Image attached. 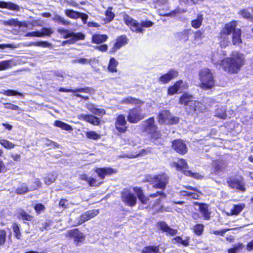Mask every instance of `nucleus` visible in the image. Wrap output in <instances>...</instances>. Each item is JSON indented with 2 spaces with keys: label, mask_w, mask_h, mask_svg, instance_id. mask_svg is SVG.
<instances>
[{
  "label": "nucleus",
  "mask_w": 253,
  "mask_h": 253,
  "mask_svg": "<svg viewBox=\"0 0 253 253\" xmlns=\"http://www.w3.org/2000/svg\"><path fill=\"white\" fill-rule=\"evenodd\" d=\"M217 54H213L211 60L215 65H220L223 70L230 74L237 73L244 64L245 58L243 54L233 51L230 56L221 60L217 59Z\"/></svg>",
  "instance_id": "1"
},
{
  "label": "nucleus",
  "mask_w": 253,
  "mask_h": 253,
  "mask_svg": "<svg viewBox=\"0 0 253 253\" xmlns=\"http://www.w3.org/2000/svg\"><path fill=\"white\" fill-rule=\"evenodd\" d=\"M123 18L125 24L132 32L136 33H143V28H149L153 25L151 21H142L139 23L126 14L124 15Z\"/></svg>",
  "instance_id": "2"
},
{
  "label": "nucleus",
  "mask_w": 253,
  "mask_h": 253,
  "mask_svg": "<svg viewBox=\"0 0 253 253\" xmlns=\"http://www.w3.org/2000/svg\"><path fill=\"white\" fill-rule=\"evenodd\" d=\"M201 82L200 87L204 89H209L215 84L213 72L208 68H203L199 73Z\"/></svg>",
  "instance_id": "3"
},
{
  "label": "nucleus",
  "mask_w": 253,
  "mask_h": 253,
  "mask_svg": "<svg viewBox=\"0 0 253 253\" xmlns=\"http://www.w3.org/2000/svg\"><path fill=\"white\" fill-rule=\"evenodd\" d=\"M236 26L237 22L234 21L226 24L222 29L219 33V42L221 47H225L229 45L230 39L228 36L237 29L236 28Z\"/></svg>",
  "instance_id": "4"
},
{
  "label": "nucleus",
  "mask_w": 253,
  "mask_h": 253,
  "mask_svg": "<svg viewBox=\"0 0 253 253\" xmlns=\"http://www.w3.org/2000/svg\"><path fill=\"white\" fill-rule=\"evenodd\" d=\"M142 126L145 132L149 134L154 139H158L161 137V133L158 130V127L155 124L154 118H150L143 122Z\"/></svg>",
  "instance_id": "5"
},
{
  "label": "nucleus",
  "mask_w": 253,
  "mask_h": 253,
  "mask_svg": "<svg viewBox=\"0 0 253 253\" xmlns=\"http://www.w3.org/2000/svg\"><path fill=\"white\" fill-rule=\"evenodd\" d=\"M145 115L143 114L141 108L137 107L131 109L128 111L127 121L132 124H136L143 119Z\"/></svg>",
  "instance_id": "6"
},
{
  "label": "nucleus",
  "mask_w": 253,
  "mask_h": 253,
  "mask_svg": "<svg viewBox=\"0 0 253 253\" xmlns=\"http://www.w3.org/2000/svg\"><path fill=\"white\" fill-rule=\"evenodd\" d=\"M158 121L161 124H173L177 123L179 119L177 117L171 116L169 111L163 110L160 113L158 116Z\"/></svg>",
  "instance_id": "7"
},
{
  "label": "nucleus",
  "mask_w": 253,
  "mask_h": 253,
  "mask_svg": "<svg viewBox=\"0 0 253 253\" xmlns=\"http://www.w3.org/2000/svg\"><path fill=\"white\" fill-rule=\"evenodd\" d=\"M122 201L129 207H133L136 205L137 197L129 190L124 189L121 192Z\"/></svg>",
  "instance_id": "8"
},
{
  "label": "nucleus",
  "mask_w": 253,
  "mask_h": 253,
  "mask_svg": "<svg viewBox=\"0 0 253 253\" xmlns=\"http://www.w3.org/2000/svg\"><path fill=\"white\" fill-rule=\"evenodd\" d=\"M169 177L165 173H161L156 175L155 184L153 187L155 188H159L164 190L169 183Z\"/></svg>",
  "instance_id": "9"
},
{
  "label": "nucleus",
  "mask_w": 253,
  "mask_h": 253,
  "mask_svg": "<svg viewBox=\"0 0 253 253\" xmlns=\"http://www.w3.org/2000/svg\"><path fill=\"white\" fill-rule=\"evenodd\" d=\"M187 86L186 83L183 82L182 80H179L169 88L168 94L172 95L178 93V91L181 92L182 90L187 88Z\"/></svg>",
  "instance_id": "10"
},
{
  "label": "nucleus",
  "mask_w": 253,
  "mask_h": 253,
  "mask_svg": "<svg viewBox=\"0 0 253 253\" xmlns=\"http://www.w3.org/2000/svg\"><path fill=\"white\" fill-rule=\"evenodd\" d=\"M99 213L98 210L87 211L82 214L78 220L77 223L81 224L97 215Z\"/></svg>",
  "instance_id": "11"
},
{
  "label": "nucleus",
  "mask_w": 253,
  "mask_h": 253,
  "mask_svg": "<svg viewBox=\"0 0 253 253\" xmlns=\"http://www.w3.org/2000/svg\"><path fill=\"white\" fill-rule=\"evenodd\" d=\"M63 38L64 39H67L71 38V39L69 40L65 41L63 42V45L65 44H73L75 43L78 40H84L85 38V36L80 33H70V34H67L66 35L64 36Z\"/></svg>",
  "instance_id": "12"
},
{
  "label": "nucleus",
  "mask_w": 253,
  "mask_h": 253,
  "mask_svg": "<svg viewBox=\"0 0 253 253\" xmlns=\"http://www.w3.org/2000/svg\"><path fill=\"white\" fill-rule=\"evenodd\" d=\"M126 121L125 117L123 115H119L115 123L116 128L121 133H124L127 129L126 126Z\"/></svg>",
  "instance_id": "13"
},
{
  "label": "nucleus",
  "mask_w": 253,
  "mask_h": 253,
  "mask_svg": "<svg viewBox=\"0 0 253 253\" xmlns=\"http://www.w3.org/2000/svg\"><path fill=\"white\" fill-rule=\"evenodd\" d=\"M178 75V72L175 70L171 69L167 74L161 76L159 79L160 82L163 84L169 83L172 79L176 78Z\"/></svg>",
  "instance_id": "14"
},
{
  "label": "nucleus",
  "mask_w": 253,
  "mask_h": 253,
  "mask_svg": "<svg viewBox=\"0 0 253 253\" xmlns=\"http://www.w3.org/2000/svg\"><path fill=\"white\" fill-rule=\"evenodd\" d=\"M172 147L177 153L184 154L187 152V147L181 140H175L172 142Z\"/></svg>",
  "instance_id": "15"
},
{
  "label": "nucleus",
  "mask_w": 253,
  "mask_h": 253,
  "mask_svg": "<svg viewBox=\"0 0 253 253\" xmlns=\"http://www.w3.org/2000/svg\"><path fill=\"white\" fill-rule=\"evenodd\" d=\"M67 236L69 237H73L75 239L74 242L77 245L82 242L84 239V237L83 234L80 232L78 229H73L70 230L67 233Z\"/></svg>",
  "instance_id": "16"
},
{
  "label": "nucleus",
  "mask_w": 253,
  "mask_h": 253,
  "mask_svg": "<svg viewBox=\"0 0 253 253\" xmlns=\"http://www.w3.org/2000/svg\"><path fill=\"white\" fill-rule=\"evenodd\" d=\"M227 183L228 185L232 188H235L242 191L245 190L244 183L242 180L235 178L228 180Z\"/></svg>",
  "instance_id": "17"
},
{
  "label": "nucleus",
  "mask_w": 253,
  "mask_h": 253,
  "mask_svg": "<svg viewBox=\"0 0 253 253\" xmlns=\"http://www.w3.org/2000/svg\"><path fill=\"white\" fill-rule=\"evenodd\" d=\"M158 226L160 229L167 234L171 236H174L177 233V230L173 228H171L165 222L161 221L158 223Z\"/></svg>",
  "instance_id": "18"
},
{
  "label": "nucleus",
  "mask_w": 253,
  "mask_h": 253,
  "mask_svg": "<svg viewBox=\"0 0 253 253\" xmlns=\"http://www.w3.org/2000/svg\"><path fill=\"white\" fill-rule=\"evenodd\" d=\"M196 205L199 206V211L203 215L205 220H209L210 218L211 212L209 210V207L207 204L203 203H195Z\"/></svg>",
  "instance_id": "19"
},
{
  "label": "nucleus",
  "mask_w": 253,
  "mask_h": 253,
  "mask_svg": "<svg viewBox=\"0 0 253 253\" xmlns=\"http://www.w3.org/2000/svg\"><path fill=\"white\" fill-rule=\"evenodd\" d=\"M79 119L95 126H98L100 123L99 119L92 115L81 114L79 117Z\"/></svg>",
  "instance_id": "20"
},
{
  "label": "nucleus",
  "mask_w": 253,
  "mask_h": 253,
  "mask_svg": "<svg viewBox=\"0 0 253 253\" xmlns=\"http://www.w3.org/2000/svg\"><path fill=\"white\" fill-rule=\"evenodd\" d=\"M35 190V187L29 188L25 183H20L16 189L15 192L18 195H23L27 193L29 191H32Z\"/></svg>",
  "instance_id": "21"
},
{
  "label": "nucleus",
  "mask_w": 253,
  "mask_h": 253,
  "mask_svg": "<svg viewBox=\"0 0 253 253\" xmlns=\"http://www.w3.org/2000/svg\"><path fill=\"white\" fill-rule=\"evenodd\" d=\"M199 102L193 100L190 102V104H188L185 108V109L188 115L196 117L197 116L195 112V107L198 106Z\"/></svg>",
  "instance_id": "22"
},
{
  "label": "nucleus",
  "mask_w": 253,
  "mask_h": 253,
  "mask_svg": "<svg viewBox=\"0 0 253 253\" xmlns=\"http://www.w3.org/2000/svg\"><path fill=\"white\" fill-rule=\"evenodd\" d=\"M95 172L102 179H104L106 175H110L115 172L114 169L110 168H98L95 170Z\"/></svg>",
  "instance_id": "23"
},
{
  "label": "nucleus",
  "mask_w": 253,
  "mask_h": 253,
  "mask_svg": "<svg viewBox=\"0 0 253 253\" xmlns=\"http://www.w3.org/2000/svg\"><path fill=\"white\" fill-rule=\"evenodd\" d=\"M121 103L126 104H132V105H142L143 104V101L139 100L138 99L132 97L131 96H128L125 98H124L121 100Z\"/></svg>",
  "instance_id": "24"
},
{
  "label": "nucleus",
  "mask_w": 253,
  "mask_h": 253,
  "mask_svg": "<svg viewBox=\"0 0 253 253\" xmlns=\"http://www.w3.org/2000/svg\"><path fill=\"white\" fill-rule=\"evenodd\" d=\"M242 17L249 20L253 22L252 17H253V8H248L247 9H243L239 12Z\"/></svg>",
  "instance_id": "25"
},
{
  "label": "nucleus",
  "mask_w": 253,
  "mask_h": 253,
  "mask_svg": "<svg viewBox=\"0 0 253 253\" xmlns=\"http://www.w3.org/2000/svg\"><path fill=\"white\" fill-rule=\"evenodd\" d=\"M0 8H5L11 10L19 11V6L12 2L0 1Z\"/></svg>",
  "instance_id": "26"
},
{
  "label": "nucleus",
  "mask_w": 253,
  "mask_h": 253,
  "mask_svg": "<svg viewBox=\"0 0 253 253\" xmlns=\"http://www.w3.org/2000/svg\"><path fill=\"white\" fill-rule=\"evenodd\" d=\"M86 108L92 113L98 115L102 116L105 114V111L101 108H96L94 105L91 103H88L86 106Z\"/></svg>",
  "instance_id": "27"
},
{
  "label": "nucleus",
  "mask_w": 253,
  "mask_h": 253,
  "mask_svg": "<svg viewBox=\"0 0 253 253\" xmlns=\"http://www.w3.org/2000/svg\"><path fill=\"white\" fill-rule=\"evenodd\" d=\"M133 191L136 193L137 197L143 204H146L149 201V198L143 194V191L139 188L134 187Z\"/></svg>",
  "instance_id": "28"
},
{
  "label": "nucleus",
  "mask_w": 253,
  "mask_h": 253,
  "mask_svg": "<svg viewBox=\"0 0 253 253\" xmlns=\"http://www.w3.org/2000/svg\"><path fill=\"white\" fill-rule=\"evenodd\" d=\"M186 188L187 189L192 190L194 191H196L195 189L193 188L191 186H186ZM180 195L181 196H187V197H189V199H198L199 197L198 194L195 192H187V191H182L180 192Z\"/></svg>",
  "instance_id": "29"
},
{
  "label": "nucleus",
  "mask_w": 253,
  "mask_h": 253,
  "mask_svg": "<svg viewBox=\"0 0 253 253\" xmlns=\"http://www.w3.org/2000/svg\"><path fill=\"white\" fill-rule=\"evenodd\" d=\"M241 31L237 29L232 34V42L234 45H239L241 42Z\"/></svg>",
  "instance_id": "30"
},
{
  "label": "nucleus",
  "mask_w": 253,
  "mask_h": 253,
  "mask_svg": "<svg viewBox=\"0 0 253 253\" xmlns=\"http://www.w3.org/2000/svg\"><path fill=\"white\" fill-rule=\"evenodd\" d=\"M193 97L192 95L185 93L179 98V103L184 104L185 107L190 104V102L193 101Z\"/></svg>",
  "instance_id": "31"
},
{
  "label": "nucleus",
  "mask_w": 253,
  "mask_h": 253,
  "mask_svg": "<svg viewBox=\"0 0 253 253\" xmlns=\"http://www.w3.org/2000/svg\"><path fill=\"white\" fill-rule=\"evenodd\" d=\"M108 39L106 35L95 34L92 37V42L97 44L105 42Z\"/></svg>",
  "instance_id": "32"
},
{
  "label": "nucleus",
  "mask_w": 253,
  "mask_h": 253,
  "mask_svg": "<svg viewBox=\"0 0 253 253\" xmlns=\"http://www.w3.org/2000/svg\"><path fill=\"white\" fill-rule=\"evenodd\" d=\"M127 43V38L126 36H121L117 39L114 48L116 50L121 48Z\"/></svg>",
  "instance_id": "33"
},
{
  "label": "nucleus",
  "mask_w": 253,
  "mask_h": 253,
  "mask_svg": "<svg viewBox=\"0 0 253 253\" xmlns=\"http://www.w3.org/2000/svg\"><path fill=\"white\" fill-rule=\"evenodd\" d=\"M95 59L94 58L90 59L80 58L77 59H74L72 60V63L74 64L78 63L82 65L90 64L92 62L95 61Z\"/></svg>",
  "instance_id": "34"
},
{
  "label": "nucleus",
  "mask_w": 253,
  "mask_h": 253,
  "mask_svg": "<svg viewBox=\"0 0 253 253\" xmlns=\"http://www.w3.org/2000/svg\"><path fill=\"white\" fill-rule=\"evenodd\" d=\"M203 20L202 14H198L197 18L191 21V26L192 27L197 29L199 28L202 25Z\"/></svg>",
  "instance_id": "35"
},
{
  "label": "nucleus",
  "mask_w": 253,
  "mask_h": 253,
  "mask_svg": "<svg viewBox=\"0 0 253 253\" xmlns=\"http://www.w3.org/2000/svg\"><path fill=\"white\" fill-rule=\"evenodd\" d=\"M159 251V246H149L144 247L141 253H158Z\"/></svg>",
  "instance_id": "36"
},
{
  "label": "nucleus",
  "mask_w": 253,
  "mask_h": 253,
  "mask_svg": "<svg viewBox=\"0 0 253 253\" xmlns=\"http://www.w3.org/2000/svg\"><path fill=\"white\" fill-rule=\"evenodd\" d=\"M174 167H176L179 170H182L183 169H188V166L185 160H179L177 162L173 163Z\"/></svg>",
  "instance_id": "37"
},
{
  "label": "nucleus",
  "mask_w": 253,
  "mask_h": 253,
  "mask_svg": "<svg viewBox=\"0 0 253 253\" xmlns=\"http://www.w3.org/2000/svg\"><path fill=\"white\" fill-rule=\"evenodd\" d=\"M118 65V62L114 58H111L108 67L109 71L112 73L116 72L117 71L116 67Z\"/></svg>",
  "instance_id": "38"
},
{
  "label": "nucleus",
  "mask_w": 253,
  "mask_h": 253,
  "mask_svg": "<svg viewBox=\"0 0 253 253\" xmlns=\"http://www.w3.org/2000/svg\"><path fill=\"white\" fill-rule=\"evenodd\" d=\"M150 152V151L147 149H142L140 152H139L137 154H126L125 155H123L122 157H126L128 158H134L138 157L139 156H143L144 155L147 154V153Z\"/></svg>",
  "instance_id": "39"
},
{
  "label": "nucleus",
  "mask_w": 253,
  "mask_h": 253,
  "mask_svg": "<svg viewBox=\"0 0 253 253\" xmlns=\"http://www.w3.org/2000/svg\"><path fill=\"white\" fill-rule=\"evenodd\" d=\"M52 19L55 22L61 24L63 25H68L70 24V21L65 20L63 17L58 14H55Z\"/></svg>",
  "instance_id": "40"
},
{
  "label": "nucleus",
  "mask_w": 253,
  "mask_h": 253,
  "mask_svg": "<svg viewBox=\"0 0 253 253\" xmlns=\"http://www.w3.org/2000/svg\"><path fill=\"white\" fill-rule=\"evenodd\" d=\"M242 243H238L233 245V248L228 250V253H238L242 252L243 248Z\"/></svg>",
  "instance_id": "41"
},
{
  "label": "nucleus",
  "mask_w": 253,
  "mask_h": 253,
  "mask_svg": "<svg viewBox=\"0 0 253 253\" xmlns=\"http://www.w3.org/2000/svg\"><path fill=\"white\" fill-rule=\"evenodd\" d=\"M54 125L57 127H60L67 131H70L73 129L71 126L60 121H56L54 123Z\"/></svg>",
  "instance_id": "42"
},
{
  "label": "nucleus",
  "mask_w": 253,
  "mask_h": 253,
  "mask_svg": "<svg viewBox=\"0 0 253 253\" xmlns=\"http://www.w3.org/2000/svg\"><path fill=\"white\" fill-rule=\"evenodd\" d=\"M186 11L183 9L177 8L174 9V10H172V11H171L169 13L163 14V13L160 12L159 14L160 15H163L164 16H175L178 14L184 13Z\"/></svg>",
  "instance_id": "43"
},
{
  "label": "nucleus",
  "mask_w": 253,
  "mask_h": 253,
  "mask_svg": "<svg viewBox=\"0 0 253 253\" xmlns=\"http://www.w3.org/2000/svg\"><path fill=\"white\" fill-rule=\"evenodd\" d=\"M65 14L66 16L72 19H77L80 17V12L72 9H66L65 10Z\"/></svg>",
  "instance_id": "44"
},
{
  "label": "nucleus",
  "mask_w": 253,
  "mask_h": 253,
  "mask_svg": "<svg viewBox=\"0 0 253 253\" xmlns=\"http://www.w3.org/2000/svg\"><path fill=\"white\" fill-rule=\"evenodd\" d=\"M12 66L11 60H4L0 62V71L5 70L10 68Z\"/></svg>",
  "instance_id": "45"
},
{
  "label": "nucleus",
  "mask_w": 253,
  "mask_h": 253,
  "mask_svg": "<svg viewBox=\"0 0 253 253\" xmlns=\"http://www.w3.org/2000/svg\"><path fill=\"white\" fill-rule=\"evenodd\" d=\"M0 93L3 94L4 95H5L8 96H15V95H19L21 96H23V94L20 92H19L17 91H15L14 90H11V89H8V90H2L0 92Z\"/></svg>",
  "instance_id": "46"
},
{
  "label": "nucleus",
  "mask_w": 253,
  "mask_h": 253,
  "mask_svg": "<svg viewBox=\"0 0 253 253\" xmlns=\"http://www.w3.org/2000/svg\"><path fill=\"white\" fill-rule=\"evenodd\" d=\"M0 144L3 147L7 149H13L15 147L14 144L4 139H0Z\"/></svg>",
  "instance_id": "47"
},
{
  "label": "nucleus",
  "mask_w": 253,
  "mask_h": 253,
  "mask_svg": "<svg viewBox=\"0 0 253 253\" xmlns=\"http://www.w3.org/2000/svg\"><path fill=\"white\" fill-rule=\"evenodd\" d=\"M204 226L202 224H197L194 226L192 229L194 231V233L200 236L202 234L203 232L204 231Z\"/></svg>",
  "instance_id": "48"
},
{
  "label": "nucleus",
  "mask_w": 253,
  "mask_h": 253,
  "mask_svg": "<svg viewBox=\"0 0 253 253\" xmlns=\"http://www.w3.org/2000/svg\"><path fill=\"white\" fill-rule=\"evenodd\" d=\"M81 92L86 93L88 94H93L94 92V89L90 87H86L84 88H80L74 89V93Z\"/></svg>",
  "instance_id": "49"
},
{
  "label": "nucleus",
  "mask_w": 253,
  "mask_h": 253,
  "mask_svg": "<svg viewBox=\"0 0 253 253\" xmlns=\"http://www.w3.org/2000/svg\"><path fill=\"white\" fill-rule=\"evenodd\" d=\"M173 244L181 243L184 246H188L189 245V240H182V238L179 236H176L172 239Z\"/></svg>",
  "instance_id": "50"
},
{
  "label": "nucleus",
  "mask_w": 253,
  "mask_h": 253,
  "mask_svg": "<svg viewBox=\"0 0 253 253\" xmlns=\"http://www.w3.org/2000/svg\"><path fill=\"white\" fill-rule=\"evenodd\" d=\"M245 204H239L234 205L233 209H231V213L232 214H238L245 208Z\"/></svg>",
  "instance_id": "51"
},
{
  "label": "nucleus",
  "mask_w": 253,
  "mask_h": 253,
  "mask_svg": "<svg viewBox=\"0 0 253 253\" xmlns=\"http://www.w3.org/2000/svg\"><path fill=\"white\" fill-rule=\"evenodd\" d=\"M86 136L88 138L93 140H97L101 138V135L94 131H87Z\"/></svg>",
  "instance_id": "52"
},
{
  "label": "nucleus",
  "mask_w": 253,
  "mask_h": 253,
  "mask_svg": "<svg viewBox=\"0 0 253 253\" xmlns=\"http://www.w3.org/2000/svg\"><path fill=\"white\" fill-rule=\"evenodd\" d=\"M56 178V176L53 173H49L45 178V183L46 185H50L54 182Z\"/></svg>",
  "instance_id": "53"
},
{
  "label": "nucleus",
  "mask_w": 253,
  "mask_h": 253,
  "mask_svg": "<svg viewBox=\"0 0 253 253\" xmlns=\"http://www.w3.org/2000/svg\"><path fill=\"white\" fill-rule=\"evenodd\" d=\"M195 109L196 115L197 116H198L200 113L205 112L206 110V106L200 102H199L198 106L195 107Z\"/></svg>",
  "instance_id": "54"
},
{
  "label": "nucleus",
  "mask_w": 253,
  "mask_h": 253,
  "mask_svg": "<svg viewBox=\"0 0 253 253\" xmlns=\"http://www.w3.org/2000/svg\"><path fill=\"white\" fill-rule=\"evenodd\" d=\"M12 228L13 232L15 233L16 238L18 239H20L21 234L20 231L19 225L18 224L14 223L13 224Z\"/></svg>",
  "instance_id": "55"
},
{
  "label": "nucleus",
  "mask_w": 253,
  "mask_h": 253,
  "mask_svg": "<svg viewBox=\"0 0 253 253\" xmlns=\"http://www.w3.org/2000/svg\"><path fill=\"white\" fill-rule=\"evenodd\" d=\"M19 217L23 220H26L27 221H31L32 218V216L25 211H22L19 213Z\"/></svg>",
  "instance_id": "56"
},
{
  "label": "nucleus",
  "mask_w": 253,
  "mask_h": 253,
  "mask_svg": "<svg viewBox=\"0 0 253 253\" xmlns=\"http://www.w3.org/2000/svg\"><path fill=\"white\" fill-rule=\"evenodd\" d=\"M30 45L37 46L49 47L51 44L47 42H31Z\"/></svg>",
  "instance_id": "57"
},
{
  "label": "nucleus",
  "mask_w": 253,
  "mask_h": 253,
  "mask_svg": "<svg viewBox=\"0 0 253 253\" xmlns=\"http://www.w3.org/2000/svg\"><path fill=\"white\" fill-rule=\"evenodd\" d=\"M40 33L42 37L44 36H50L53 33V32L49 28H43L42 29L41 32H40Z\"/></svg>",
  "instance_id": "58"
},
{
  "label": "nucleus",
  "mask_w": 253,
  "mask_h": 253,
  "mask_svg": "<svg viewBox=\"0 0 253 253\" xmlns=\"http://www.w3.org/2000/svg\"><path fill=\"white\" fill-rule=\"evenodd\" d=\"M215 116L221 119H225L226 117V114L224 108H221L220 110H217L215 113Z\"/></svg>",
  "instance_id": "59"
},
{
  "label": "nucleus",
  "mask_w": 253,
  "mask_h": 253,
  "mask_svg": "<svg viewBox=\"0 0 253 253\" xmlns=\"http://www.w3.org/2000/svg\"><path fill=\"white\" fill-rule=\"evenodd\" d=\"M4 108L7 109H10L12 110H19V107L15 105L14 104L10 103H3Z\"/></svg>",
  "instance_id": "60"
},
{
  "label": "nucleus",
  "mask_w": 253,
  "mask_h": 253,
  "mask_svg": "<svg viewBox=\"0 0 253 253\" xmlns=\"http://www.w3.org/2000/svg\"><path fill=\"white\" fill-rule=\"evenodd\" d=\"M6 239V232L4 230H0V245H2L5 243Z\"/></svg>",
  "instance_id": "61"
},
{
  "label": "nucleus",
  "mask_w": 253,
  "mask_h": 253,
  "mask_svg": "<svg viewBox=\"0 0 253 253\" xmlns=\"http://www.w3.org/2000/svg\"><path fill=\"white\" fill-rule=\"evenodd\" d=\"M146 181L151 183V184H155L156 182V175H148L146 177Z\"/></svg>",
  "instance_id": "62"
},
{
  "label": "nucleus",
  "mask_w": 253,
  "mask_h": 253,
  "mask_svg": "<svg viewBox=\"0 0 253 253\" xmlns=\"http://www.w3.org/2000/svg\"><path fill=\"white\" fill-rule=\"evenodd\" d=\"M34 209L35 211L39 213L41 211L44 210L45 207L42 204H38L35 206Z\"/></svg>",
  "instance_id": "63"
},
{
  "label": "nucleus",
  "mask_w": 253,
  "mask_h": 253,
  "mask_svg": "<svg viewBox=\"0 0 253 253\" xmlns=\"http://www.w3.org/2000/svg\"><path fill=\"white\" fill-rule=\"evenodd\" d=\"M106 16L109 21H112L114 17V14L111 11L110 9H108L106 11Z\"/></svg>",
  "instance_id": "64"
}]
</instances>
